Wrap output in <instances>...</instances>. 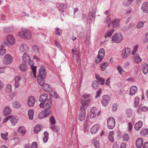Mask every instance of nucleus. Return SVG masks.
Returning a JSON list of instances; mask_svg holds the SVG:
<instances>
[{
	"label": "nucleus",
	"instance_id": "f257e3e1",
	"mask_svg": "<svg viewBox=\"0 0 148 148\" xmlns=\"http://www.w3.org/2000/svg\"><path fill=\"white\" fill-rule=\"evenodd\" d=\"M89 95H83L81 99V103L82 106L80 108L81 112L79 115L78 119L80 121H83L85 118L86 109L90 102V99L89 98Z\"/></svg>",
	"mask_w": 148,
	"mask_h": 148
},
{
	"label": "nucleus",
	"instance_id": "f03ea898",
	"mask_svg": "<svg viewBox=\"0 0 148 148\" xmlns=\"http://www.w3.org/2000/svg\"><path fill=\"white\" fill-rule=\"evenodd\" d=\"M46 75V72L44 66H41L39 70V75L37 76V82L39 84L42 86L43 89L47 91L52 90L51 86L47 84H44V79Z\"/></svg>",
	"mask_w": 148,
	"mask_h": 148
},
{
	"label": "nucleus",
	"instance_id": "7ed1b4c3",
	"mask_svg": "<svg viewBox=\"0 0 148 148\" xmlns=\"http://www.w3.org/2000/svg\"><path fill=\"white\" fill-rule=\"evenodd\" d=\"M123 39V36L121 34H114L112 37V40L116 43L121 42Z\"/></svg>",
	"mask_w": 148,
	"mask_h": 148
},
{
	"label": "nucleus",
	"instance_id": "20e7f679",
	"mask_svg": "<svg viewBox=\"0 0 148 148\" xmlns=\"http://www.w3.org/2000/svg\"><path fill=\"white\" fill-rule=\"evenodd\" d=\"M22 34L24 38L25 39H29L31 36V32L28 30L25 29H22V32H19L18 33V35L21 36Z\"/></svg>",
	"mask_w": 148,
	"mask_h": 148
},
{
	"label": "nucleus",
	"instance_id": "39448f33",
	"mask_svg": "<svg viewBox=\"0 0 148 148\" xmlns=\"http://www.w3.org/2000/svg\"><path fill=\"white\" fill-rule=\"evenodd\" d=\"M107 122L108 129H112L114 128L115 125V121L113 117H109L107 120Z\"/></svg>",
	"mask_w": 148,
	"mask_h": 148
},
{
	"label": "nucleus",
	"instance_id": "423d86ee",
	"mask_svg": "<svg viewBox=\"0 0 148 148\" xmlns=\"http://www.w3.org/2000/svg\"><path fill=\"white\" fill-rule=\"evenodd\" d=\"M105 54L104 49L103 48L100 49L99 51L97 58L98 60H96L97 63H99L101 62L104 58Z\"/></svg>",
	"mask_w": 148,
	"mask_h": 148
},
{
	"label": "nucleus",
	"instance_id": "0eeeda50",
	"mask_svg": "<svg viewBox=\"0 0 148 148\" xmlns=\"http://www.w3.org/2000/svg\"><path fill=\"white\" fill-rule=\"evenodd\" d=\"M52 100L51 98L48 99L44 102V109L46 110H49L52 105Z\"/></svg>",
	"mask_w": 148,
	"mask_h": 148
},
{
	"label": "nucleus",
	"instance_id": "6e6552de",
	"mask_svg": "<svg viewBox=\"0 0 148 148\" xmlns=\"http://www.w3.org/2000/svg\"><path fill=\"white\" fill-rule=\"evenodd\" d=\"M110 100V98L108 95H106L103 96L101 99V103L103 106L104 107L107 106Z\"/></svg>",
	"mask_w": 148,
	"mask_h": 148
},
{
	"label": "nucleus",
	"instance_id": "1a4fd4ad",
	"mask_svg": "<svg viewBox=\"0 0 148 148\" xmlns=\"http://www.w3.org/2000/svg\"><path fill=\"white\" fill-rule=\"evenodd\" d=\"M13 58L10 54L5 55L3 59V62L5 64H8L12 61Z\"/></svg>",
	"mask_w": 148,
	"mask_h": 148
},
{
	"label": "nucleus",
	"instance_id": "9d476101",
	"mask_svg": "<svg viewBox=\"0 0 148 148\" xmlns=\"http://www.w3.org/2000/svg\"><path fill=\"white\" fill-rule=\"evenodd\" d=\"M36 100L34 97L33 96H30L29 97L27 103L29 107H33L34 106Z\"/></svg>",
	"mask_w": 148,
	"mask_h": 148
},
{
	"label": "nucleus",
	"instance_id": "9b49d317",
	"mask_svg": "<svg viewBox=\"0 0 148 148\" xmlns=\"http://www.w3.org/2000/svg\"><path fill=\"white\" fill-rule=\"evenodd\" d=\"M50 110L42 111L39 114L38 117L40 119H43L47 116L50 114Z\"/></svg>",
	"mask_w": 148,
	"mask_h": 148
},
{
	"label": "nucleus",
	"instance_id": "f8f14e48",
	"mask_svg": "<svg viewBox=\"0 0 148 148\" xmlns=\"http://www.w3.org/2000/svg\"><path fill=\"white\" fill-rule=\"evenodd\" d=\"M131 53V50L129 47H127L125 50H123L122 52V55L123 58H125Z\"/></svg>",
	"mask_w": 148,
	"mask_h": 148
},
{
	"label": "nucleus",
	"instance_id": "ddd939ff",
	"mask_svg": "<svg viewBox=\"0 0 148 148\" xmlns=\"http://www.w3.org/2000/svg\"><path fill=\"white\" fill-rule=\"evenodd\" d=\"M29 48L26 44L22 43L20 47V50L23 52H27L29 50Z\"/></svg>",
	"mask_w": 148,
	"mask_h": 148
},
{
	"label": "nucleus",
	"instance_id": "4468645a",
	"mask_svg": "<svg viewBox=\"0 0 148 148\" xmlns=\"http://www.w3.org/2000/svg\"><path fill=\"white\" fill-rule=\"evenodd\" d=\"M95 77L97 82L101 85H103L105 83V79L101 77L97 74H95Z\"/></svg>",
	"mask_w": 148,
	"mask_h": 148
},
{
	"label": "nucleus",
	"instance_id": "2eb2a0df",
	"mask_svg": "<svg viewBox=\"0 0 148 148\" xmlns=\"http://www.w3.org/2000/svg\"><path fill=\"white\" fill-rule=\"evenodd\" d=\"M7 41L10 44L13 45L15 43V40L13 36L11 35H8L6 37Z\"/></svg>",
	"mask_w": 148,
	"mask_h": 148
},
{
	"label": "nucleus",
	"instance_id": "dca6fc26",
	"mask_svg": "<svg viewBox=\"0 0 148 148\" xmlns=\"http://www.w3.org/2000/svg\"><path fill=\"white\" fill-rule=\"evenodd\" d=\"M48 95L46 93H42L40 96L39 98V101L40 102H45L48 99Z\"/></svg>",
	"mask_w": 148,
	"mask_h": 148
},
{
	"label": "nucleus",
	"instance_id": "f3484780",
	"mask_svg": "<svg viewBox=\"0 0 148 148\" xmlns=\"http://www.w3.org/2000/svg\"><path fill=\"white\" fill-rule=\"evenodd\" d=\"M143 140L141 138H138L136 141V145L138 148H140L143 144Z\"/></svg>",
	"mask_w": 148,
	"mask_h": 148
},
{
	"label": "nucleus",
	"instance_id": "a211bd4d",
	"mask_svg": "<svg viewBox=\"0 0 148 148\" xmlns=\"http://www.w3.org/2000/svg\"><path fill=\"white\" fill-rule=\"evenodd\" d=\"M100 128L98 124H96L92 126L90 130L91 133L92 134H95L96 133Z\"/></svg>",
	"mask_w": 148,
	"mask_h": 148
},
{
	"label": "nucleus",
	"instance_id": "6ab92c4d",
	"mask_svg": "<svg viewBox=\"0 0 148 148\" xmlns=\"http://www.w3.org/2000/svg\"><path fill=\"white\" fill-rule=\"evenodd\" d=\"M141 10L144 12L148 13V3L147 2H144L141 8Z\"/></svg>",
	"mask_w": 148,
	"mask_h": 148
},
{
	"label": "nucleus",
	"instance_id": "aec40b11",
	"mask_svg": "<svg viewBox=\"0 0 148 148\" xmlns=\"http://www.w3.org/2000/svg\"><path fill=\"white\" fill-rule=\"evenodd\" d=\"M11 112V110L8 106L5 107L4 109L3 112V115L5 116L9 115Z\"/></svg>",
	"mask_w": 148,
	"mask_h": 148
},
{
	"label": "nucleus",
	"instance_id": "412c9836",
	"mask_svg": "<svg viewBox=\"0 0 148 148\" xmlns=\"http://www.w3.org/2000/svg\"><path fill=\"white\" fill-rule=\"evenodd\" d=\"M23 60L25 63L26 62L29 63V61L30 60V56H29L27 54L24 53L23 55L22 56Z\"/></svg>",
	"mask_w": 148,
	"mask_h": 148
},
{
	"label": "nucleus",
	"instance_id": "4be33fe9",
	"mask_svg": "<svg viewBox=\"0 0 148 148\" xmlns=\"http://www.w3.org/2000/svg\"><path fill=\"white\" fill-rule=\"evenodd\" d=\"M120 20L119 19H116L112 22V26L114 27H118L119 26Z\"/></svg>",
	"mask_w": 148,
	"mask_h": 148
},
{
	"label": "nucleus",
	"instance_id": "5701e85b",
	"mask_svg": "<svg viewBox=\"0 0 148 148\" xmlns=\"http://www.w3.org/2000/svg\"><path fill=\"white\" fill-rule=\"evenodd\" d=\"M137 90V88L136 86H132L130 88V95L131 96L134 95L135 93Z\"/></svg>",
	"mask_w": 148,
	"mask_h": 148
},
{
	"label": "nucleus",
	"instance_id": "b1692460",
	"mask_svg": "<svg viewBox=\"0 0 148 148\" xmlns=\"http://www.w3.org/2000/svg\"><path fill=\"white\" fill-rule=\"evenodd\" d=\"M143 125L142 122L140 121H138L136 123L134 126L135 130L136 131H138L141 127Z\"/></svg>",
	"mask_w": 148,
	"mask_h": 148
},
{
	"label": "nucleus",
	"instance_id": "393cba45",
	"mask_svg": "<svg viewBox=\"0 0 148 148\" xmlns=\"http://www.w3.org/2000/svg\"><path fill=\"white\" fill-rule=\"evenodd\" d=\"M114 32V30L113 29L108 30L105 34L104 36L105 38L110 37Z\"/></svg>",
	"mask_w": 148,
	"mask_h": 148
},
{
	"label": "nucleus",
	"instance_id": "a878e982",
	"mask_svg": "<svg viewBox=\"0 0 148 148\" xmlns=\"http://www.w3.org/2000/svg\"><path fill=\"white\" fill-rule=\"evenodd\" d=\"M114 132L113 131H110L109 134L108 138L110 142L112 143L114 142V139L113 138V134Z\"/></svg>",
	"mask_w": 148,
	"mask_h": 148
},
{
	"label": "nucleus",
	"instance_id": "bb28decb",
	"mask_svg": "<svg viewBox=\"0 0 148 148\" xmlns=\"http://www.w3.org/2000/svg\"><path fill=\"white\" fill-rule=\"evenodd\" d=\"M3 45L5 46V45H1L0 46V56H2L5 54L6 52V49L4 48Z\"/></svg>",
	"mask_w": 148,
	"mask_h": 148
},
{
	"label": "nucleus",
	"instance_id": "cd10ccee",
	"mask_svg": "<svg viewBox=\"0 0 148 148\" xmlns=\"http://www.w3.org/2000/svg\"><path fill=\"white\" fill-rule=\"evenodd\" d=\"M34 114V111L33 110H28V115L29 119L31 120L33 119Z\"/></svg>",
	"mask_w": 148,
	"mask_h": 148
},
{
	"label": "nucleus",
	"instance_id": "c85d7f7f",
	"mask_svg": "<svg viewBox=\"0 0 148 148\" xmlns=\"http://www.w3.org/2000/svg\"><path fill=\"white\" fill-rule=\"evenodd\" d=\"M44 136L43 138V141L45 143H46L48 139L49 134L47 132L45 131L44 132Z\"/></svg>",
	"mask_w": 148,
	"mask_h": 148
},
{
	"label": "nucleus",
	"instance_id": "c756f323",
	"mask_svg": "<svg viewBox=\"0 0 148 148\" xmlns=\"http://www.w3.org/2000/svg\"><path fill=\"white\" fill-rule=\"evenodd\" d=\"M18 132L22 134H23L25 133L26 131L23 127H21L18 128L17 130Z\"/></svg>",
	"mask_w": 148,
	"mask_h": 148
},
{
	"label": "nucleus",
	"instance_id": "7c9ffc66",
	"mask_svg": "<svg viewBox=\"0 0 148 148\" xmlns=\"http://www.w3.org/2000/svg\"><path fill=\"white\" fill-rule=\"evenodd\" d=\"M1 138L5 141H7L8 140L7 136H8V133L7 132H6L5 134L3 133H1Z\"/></svg>",
	"mask_w": 148,
	"mask_h": 148
},
{
	"label": "nucleus",
	"instance_id": "2f4dec72",
	"mask_svg": "<svg viewBox=\"0 0 148 148\" xmlns=\"http://www.w3.org/2000/svg\"><path fill=\"white\" fill-rule=\"evenodd\" d=\"M108 65L109 64L108 63L106 62H105L102 64H101V70L104 71Z\"/></svg>",
	"mask_w": 148,
	"mask_h": 148
},
{
	"label": "nucleus",
	"instance_id": "473e14b6",
	"mask_svg": "<svg viewBox=\"0 0 148 148\" xmlns=\"http://www.w3.org/2000/svg\"><path fill=\"white\" fill-rule=\"evenodd\" d=\"M134 60L136 63L137 64L139 63V62H141L142 60V59L138 55L135 56Z\"/></svg>",
	"mask_w": 148,
	"mask_h": 148
},
{
	"label": "nucleus",
	"instance_id": "72a5a7b5",
	"mask_svg": "<svg viewBox=\"0 0 148 148\" xmlns=\"http://www.w3.org/2000/svg\"><path fill=\"white\" fill-rule=\"evenodd\" d=\"M143 71L144 74H147L148 72V64H146L143 69Z\"/></svg>",
	"mask_w": 148,
	"mask_h": 148
},
{
	"label": "nucleus",
	"instance_id": "f704fd0d",
	"mask_svg": "<svg viewBox=\"0 0 148 148\" xmlns=\"http://www.w3.org/2000/svg\"><path fill=\"white\" fill-rule=\"evenodd\" d=\"M31 68L32 70V71L33 72L34 76V77H36V66H33V65H32L31 66Z\"/></svg>",
	"mask_w": 148,
	"mask_h": 148
},
{
	"label": "nucleus",
	"instance_id": "c9c22d12",
	"mask_svg": "<svg viewBox=\"0 0 148 148\" xmlns=\"http://www.w3.org/2000/svg\"><path fill=\"white\" fill-rule=\"evenodd\" d=\"M3 32L5 33H9L12 32V29L11 30V29L9 27H5L3 28Z\"/></svg>",
	"mask_w": 148,
	"mask_h": 148
},
{
	"label": "nucleus",
	"instance_id": "e433bc0d",
	"mask_svg": "<svg viewBox=\"0 0 148 148\" xmlns=\"http://www.w3.org/2000/svg\"><path fill=\"white\" fill-rule=\"evenodd\" d=\"M91 122H89L88 120H86V122L85 124L84 125V131L86 130L88 126H89L90 125H91Z\"/></svg>",
	"mask_w": 148,
	"mask_h": 148
},
{
	"label": "nucleus",
	"instance_id": "4c0bfd02",
	"mask_svg": "<svg viewBox=\"0 0 148 148\" xmlns=\"http://www.w3.org/2000/svg\"><path fill=\"white\" fill-rule=\"evenodd\" d=\"M139 99L138 97H136L135 99L134 106L136 108L138 107L139 102Z\"/></svg>",
	"mask_w": 148,
	"mask_h": 148
},
{
	"label": "nucleus",
	"instance_id": "58836bf2",
	"mask_svg": "<svg viewBox=\"0 0 148 148\" xmlns=\"http://www.w3.org/2000/svg\"><path fill=\"white\" fill-rule=\"evenodd\" d=\"M40 130V127L38 125H37L35 126L34 130V132L36 133H37Z\"/></svg>",
	"mask_w": 148,
	"mask_h": 148
},
{
	"label": "nucleus",
	"instance_id": "ea45409f",
	"mask_svg": "<svg viewBox=\"0 0 148 148\" xmlns=\"http://www.w3.org/2000/svg\"><path fill=\"white\" fill-rule=\"evenodd\" d=\"M148 132V130L146 129H144L142 130L140 132V134L142 135H146Z\"/></svg>",
	"mask_w": 148,
	"mask_h": 148
},
{
	"label": "nucleus",
	"instance_id": "a19ab883",
	"mask_svg": "<svg viewBox=\"0 0 148 148\" xmlns=\"http://www.w3.org/2000/svg\"><path fill=\"white\" fill-rule=\"evenodd\" d=\"M13 106L16 108H18L21 107L20 102L16 101L13 103Z\"/></svg>",
	"mask_w": 148,
	"mask_h": 148
},
{
	"label": "nucleus",
	"instance_id": "79ce46f5",
	"mask_svg": "<svg viewBox=\"0 0 148 148\" xmlns=\"http://www.w3.org/2000/svg\"><path fill=\"white\" fill-rule=\"evenodd\" d=\"M12 86L10 84L7 85L5 88V90L8 92H10L12 90L11 89Z\"/></svg>",
	"mask_w": 148,
	"mask_h": 148
},
{
	"label": "nucleus",
	"instance_id": "37998d69",
	"mask_svg": "<svg viewBox=\"0 0 148 148\" xmlns=\"http://www.w3.org/2000/svg\"><path fill=\"white\" fill-rule=\"evenodd\" d=\"M20 68L22 71H25L27 69V67L24 64H22L20 65Z\"/></svg>",
	"mask_w": 148,
	"mask_h": 148
},
{
	"label": "nucleus",
	"instance_id": "c03bdc74",
	"mask_svg": "<svg viewBox=\"0 0 148 148\" xmlns=\"http://www.w3.org/2000/svg\"><path fill=\"white\" fill-rule=\"evenodd\" d=\"M50 128L51 130L56 132H58L60 129L59 127L56 126H52Z\"/></svg>",
	"mask_w": 148,
	"mask_h": 148
},
{
	"label": "nucleus",
	"instance_id": "a18cd8bd",
	"mask_svg": "<svg viewBox=\"0 0 148 148\" xmlns=\"http://www.w3.org/2000/svg\"><path fill=\"white\" fill-rule=\"evenodd\" d=\"M11 122L12 125H14L17 122V119L16 118H12L10 120Z\"/></svg>",
	"mask_w": 148,
	"mask_h": 148
},
{
	"label": "nucleus",
	"instance_id": "49530a36",
	"mask_svg": "<svg viewBox=\"0 0 148 148\" xmlns=\"http://www.w3.org/2000/svg\"><path fill=\"white\" fill-rule=\"evenodd\" d=\"M117 69L119 71V73L120 74H123L124 72V71L122 67L120 66H118L117 67Z\"/></svg>",
	"mask_w": 148,
	"mask_h": 148
},
{
	"label": "nucleus",
	"instance_id": "de8ad7c7",
	"mask_svg": "<svg viewBox=\"0 0 148 148\" xmlns=\"http://www.w3.org/2000/svg\"><path fill=\"white\" fill-rule=\"evenodd\" d=\"M49 121L51 125H53L55 124V121L53 116H52L49 119Z\"/></svg>",
	"mask_w": 148,
	"mask_h": 148
},
{
	"label": "nucleus",
	"instance_id": "09e8293b",
	"mask_svg": "<svg viewBox=\"0 0 148 148\" xmlns=\"http://www.w3.org/2000/svg\"><path fill=\"white\" fill-rule=\"evenodd\" d=\"M143 23L142 22H139L136 26L137 28L140 29L142 28L143 26Z\"/></svg>",
	"mask_w": 148,
	"mask_h": 148
},
{
	"label": "nucleus",
	"instance_id": "8fccbe9b",
	"mask_svg": "<svg viewBox=\"0 0 148 148\" xmlns=\"http://www.w3.org/2000/svg\"><path fill=\"white\" fill-rule=\"evenodd\" d=\"M99 85V83L96 81H95L93 82L92 86L93 88L95 89H96L98 87Z\"/></svg>",
	"mask_w": 148,
	"mask_h": 148
},
{
	"label": "nucleus",
	"instance_id": "3c124183",
	"mask_svg": "<svg viewBox=\"0 0 148 148\" xmlns=\"http://www.w3.org/2000/svg\"><path fill=\"white\" fill-rule=\"evenodd\" d=\"M80 52L79 50V47H77V48H75V52L74 53V55H80Z\"/></svg>",
	"mask_w": 148,
	"mask_h": 148
},
{
	"label": "nucleus",
	"instance_id": "603ef678",
	"mask_svg": "<svg viewBox=\"0 0 148 148\" xmlns=\"http://www.w3.org/2000/svg\"><path fill=\"white\" fill-rule=\"evenodd\" d=\"M59 5L60 8L63 9H66L67 7L66 5L64 3H60Z\"/></svg>",
	"mask_w": 148,
	"mask_h": 148
},
{
	"label": "nucleus",
	"instance_id": "864d4df0",
	"mask_svg": "<svg viewBox=\"0 0 148 148\" xmlns=\"http://www.w3.org/2000/svg\"><path fill=\"white\" fill-rule=\"evenodd\" d=\"M97 111V108L95 107H93L91 108L90 110V113H96Z\"/></svg>",
	"mask_w": 148,
	"mask_h": 148
},
{
	"label": "nucleus",
	"instance_id": "5fc2aeb1",
	"mask_svg": "<svg viewBox=\"0 0 148 148\" xmlns=\"http://www.w3.org/2000/svg\"><path fill=\"white\" fill-rule=\"evenodd\" d=\"M12 117V116H8L7 117H6V118H5V119H4L3 121V123H6V122H7L11 118V117Z\"/></svg>",
	"mask_w": 148,
	"mask_h": 148
},
{
	"label": "nucleus",
	"instance_id": "6e6d98bb",
	"mask_svg": "<svg viewBox=\"0 0 148 148\" xmlns=\"http://www.w3.org/2000/svg\"><path fill=\"white\" fill-rule=\"evenodd\" d=\"M111 21V18L110 16H108L107 18H106L104 20V23H106L110 22Z\"/></svg>",
	"mask_w": 148,
	"mask_h": 148
},
{
	"label": "nucleus",
	"instance_id": "4d7b16f0",
	"mask_svg": "<svg viewBox=\"0 0 148 148\" xmlns=\"http://www.w3.org/2000/svg\"><path fill=\"white\" fill-rule=\"evenodd\" d=\"M94 145L95 148H99L100 144L98 141H96L94 143Z\"/></svg>",
	"mask_w": 148,
	"mask_h": 148
},
{
	"label": "nucleus",
	"instance_id": "13d9d810",
	"mask_svg": "<svg viewBox=\"0 0 148 148\" xmlns=\"http://www.w3.org/2000/svg\"><path fill=\"white\" fill-rule=\"evenodd\" d=\"M32 49L35 52H38V48L36 45H35L33 46L32 47Z\"/></svg>",
	"mask_w": 148,
	"mask_h": 148
},
{
	"label": "nucleus",
	"instance_id": "bf43d9fd",
	"mask_svg": "<svg viewBox=\"0 0 148 148\" xmlns=\"http://www.w3.org/2000/svg\"><path fill=\"white\" fill-rule=\"evenodd\" d=\"M140 106H141V109L142 111H146L148 110V108L146 106H143L141 104Z\"/></svg>",
	"mask_w": 148,
	"mask_h": 148
},
{
	"label": "nucleus",
	"instance_id": "052dcab7",
	"mask_svg": "<svg viewBox=\"0 0 148 148\" xmlns=\"http://www.w3.org/2000/svg\"><path fill=\"white\" fill-rule=\"evenodd\" d=\"M30 148H37L36 143L35 142H33Z\"/></svg>",
	"mask_w": 148,
	"mask_h": 148
},
{
	"label": "nucleus",
	"instance_id": "680f3d73",
	"mask_svg": "<svg viewBox=\"0 0 148 148\" xmlns=\"http://www.w3.org/2000/svg\"><path fill=\"white\" fill-rule=\"evenodd\" d=\"M93 15L91 11L89 12L88 13V19H91L93 18Z\"/></svg>",
	"mask_w": 148,
	"mask_h": 148
},
{
	"label": "nucleus",
	"instance_id": "e2e57ef3",
	"mask_svg": "<svg viewBox=\"0 0 148 148\" xmlns=\"http://www.w3.org/2000/svg\"><path fill=\"white\" fill-rule=\"evenodd\" d=\"M123 138L124 140L128 141L129 138L128 135L127 134H125L123 135Z\"/></svg>",
	"mask_w": 148,
	"mask_h": 148
},
{
	"label": "nucleus",
	"instance_id": "0e129e2a",
	"mask_svg": "<svg viewBox=\"0 0 148 148\" xmlns=\"http://www.w3.org/2000/svg\"><path fill=\"white\" fill-rule=\"evenodd\" d=\"M56 35H60V34L61 32V31L58 28H56Z\"/></svg>",
	"mask_w": 148,
	"mask_h": 148
},
{
	"label": "nucleus",
	"instance_id": "69168bd1",
	"mask_svg": "<svg viewBox=\"0 0 148 148\" xmlns=\"http://www.w3.org/2000/svg\"><path fill=\"white\" fill-rule=\"evenodd\" d=\"M54 43L58 48L60 49L61 48V46L58 42L56 40L54 41Z\"/></svg>",
	"mask_w": 148,
	"mask_h": 148
},
{
	"label": "nucleus",
	"instance_id": "338daca9",
	"mask_svg": "<svg viewBox=\"0 0 148 148\" xmlns=\"http://www.w3.org/2000/svg\"><path fill=\"white\" fill-rule=\"evenodd\" d=\"M90 31L88 30L87 31V34L86 36V40H88V39L90 38Z\"/></svg>",
	"mask_w": 148,
	"mask_h": 148
},
{
	"label": "nucleus",
	"instance_id": "774afa93",
	"mask_svg": "<svg viewBox=\"0 0 148 148\" xmlns=\"http://www.w3.org/2000/svg\"><path fill=\"white\" fill-rule=\"evenodd\" d=\"M101 92V89L100 88L97 92V95L95 96V98H97L99 97Z\"/></svg>",
	"mask_w": 148,
	"mask_h": 148
}]
</instances>
